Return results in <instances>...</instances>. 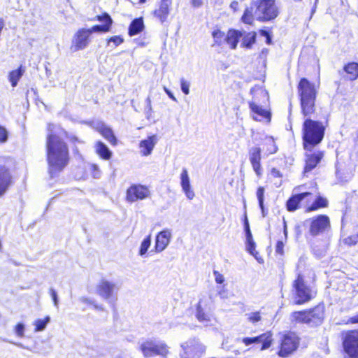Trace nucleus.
Returning a JSON list of instances; mask_svg holds the SVG:
<instances>
[{"mask_svg": "<svg viewBox=\"0 0 358 358\" xmlns=\"http://www.w3.org/2000/svg\"><path fill=\"white\" fill-rule=\"evenodd\" d=\"M92 305L94 306V308L96 310H103L102 306L96 304L94 301V304H92Z\"/></svg>", "mask_w": 358, "mask_h": 358, "instance_id": "0e129e2a", "label": "nucleus"}, {"mask_svg": "<svg viewBox=\"0 0 358 358\" xmlns=\"http://www.w3.org/2000/svg\"><path fill=\"white\" fill-rule=\"evenodd\" d=\"M255 18L256 19L255 13H253V8L251 7L245 10L241 20L245 24H252Z\"/></svg>", "mask_w": 358, "mask_h": 358, "instance_id": "4c0bfd02", "label": "nucleus"}, {"mask_svg": "<svg viewBox=\"0 0 358 358\" xmlns=\"http://www.w3.org/2000/svg\"><path fill=\"white\" fill-rule=\"evenodd\" d=\"M8 138V131L7 129L0 125V144H3L7 142Z\"/></svg>", "mask_w": 358, "mask_h": 358, "instance_id": "49530a36", "label": "nucleus"}, {"mask_svg": "<svg viewBox=\"0 0 358 358\" xmlns=\"http://www.w3.org/2000/svg\"><path fill=\"white\" fill-rule=\"evenodd\" d=\"M172 4V0H161L159 8L154 11V15L159 21L164 22L170 13V7Z\"/></svg>", "mask_w": 358, "mask_h": 358, "instance_id": "4be33fe9", "label": "nucleus"}, {"mask_svg": "<svg viewBox=\"0 0 358 358\" xmlns=\"http://www.w3.org/2000/svg\"><path fill=\"white\" fill-rule=\"evenodd\" d=\"M202 3V0H192V5L195 8L200 7Z\"/></svg>", "mask_w": 358, "mask_h": 358, "instance_id": "052dcab7", "label": "nucleus"}, {"mask_svg": "<svg viewBox=\"0 0 358 358\" xmlns=\"http://www.w3.org/2000/svg\"><path fill=\"white\" fill-rule=\"evenodd\" d=\"M196 317L197 320L203 323L210 321V315L206 311V304L200 300L196 306Z\"/></svg>", "mask_w": 358, "mask_h": 358, "instance_id": "c756f323", "label": "nucleus"}, {"mask_svg": "<svg viewBox=\"0 0 358 358\" xmlns=\"http://www.w3.org/2000/svg\"><path fill=\"white\" fill-rule=\"evenodd\" d=\"M219 295H220L221 297H222V298H223V297L224 296V291H222V290L220 291V292H219Z\"/></svg>", "mask_w": 358, "mask_h": 358, "instance_id": "338daca9", "label": "nucleus"}, {"mask_svg": "<svg viewBox=\"0 0 358 358\" xmlns=\"http://www.w3.org/2000/svg\"><path fill=\"white\" fill-rule=\"evenodd\" d=\"M213 275L217 284H222L225 280L224 275L217 271H213Z\"/></svg>", "mask_w": 358, "mask_h": 358, "instance_id": "3c124183", "label": "nucleus"}, {"mask_svg": "<svg viewBox=\"0 0 358 358\" xmlns=\"http://www.w3.org/2000/svg\"><path fill=\"white\" fill-rule=\"evenodd\" d=\"M328 206V201L326 198L318 196L314 202L307 208V212L315 211L321 208H325Z\"/></svg>", "mask_w": 358, "mask_h": 358, "instance_id": "473e14b6", "label": "nucleus"}, {"mask_svg": "<svg viewBox=\"0 0 358 358\" xmlns=\"http://www.w3.org/2000/svg\"><path fill=\"white\" fill-rule=\"evenodd\" d=\"M307 313L310 317L309 324H317L322 322L324 317L323 309L320 306L307 311Z\"/></svg>", "mask_w": 358, "mask_h": 358, "instance_id": "393cba45", "label": "nucleus"}, {"mask_svg": "<svg viewBox=\"0 0 358 358\" xmlns=\"http://www.w3.org/2000/svg\"><path fill=\"white\" fill-rule=\"evenodd\" d=\"M345 243L348 245H355L358 243V231L345 239Z\"/></svg>", "mask_w": 358, "mask_h": 358, "instance_id": "09e8293b", "label": "nucleus"}, {"mask_svg": "<svg viewBox=\"0 0 358 358\" xmlns=\"http://www.w3.org/2000/svg\"><path fill=\"white\" fill-rule=\"evenodd\" d=\"M97 19L105 24L103 25H95L92 27L90 29H87L90 35L94 32H108L110 29L112 19L108 14L105 13L103 15H99L97 16Z\"/></svg>", "mask_w": 358, "mask_h": 358, "instance_id": "b1692460", "label": "nucleus"}, {"mask_svg": "<svg viewBox=\"0 0 358 358\" xmlns=\"http://www.w3.org/2000/svg\"><path fill=\"white\" fill-rule=\"evenodd\" d=\"M238 7V3L236 1H234L230 4V8L236 11Z\"/></svg>", "mask_w": 358, "mask_h": 358, "instance_id": "680f3d73", "label": "nucleus"}, {"mask_svg": "<svg viewBox=\"0 0 358 358\" xmlns=\"http://www.w3.org/2000/svg\"><path fill=\"white\" fill-rule=\"evenodd\" d=\"M213 37L215 43L217 45H221L225 42L224 38L226 37V35L220 30L213 31Z\"/></svg>", "mask_w": 358, "mask_h": 358, "instance_id": "ea45409f", "label": "nucleus"}, {"mask_svg": "<svg viewBox=\"0 0 358 358\" xmlns=\"http://www.w3.org/2000/svg\"><path fill=\"white\" fill-rule=\"evenodd\" d=\"M243 41L241 43V46L247 48H250L252 45L255 43L256 40V33L255 32H249L244 33L243 34Z\"/></svg>", "mask_w": 358, "mask_h": 358, "instance_id": "f704fd0d", "label": "nucleus"}, {"mask_svg": "<svg viewBox=\"0 0 358 358\" xmlns=\"http://www.w3.org/2000/svg\"><path fill=\"white\" fill-rule=\"evenodd\" d=\"M50 317L49 316H46L44 319H38L34 321V325L35 326L34 331L36 332L37 331H43L47 324L50 322Z\"/></svg>", "mask_w": 358, "mask_h": 358, "instance_id": "58836bf2", "label": "nucleus"}, {"mask_svg": "<svg viewBox=\"0 0 358 358\" xmlns=\"http://www.w3.org/2000/svg\"><path fill=\"white\" fill-rule=\"evenodd\" d=\"M146 0H139L138 3H144L145 2Z\"/></svg>", "mask_w": 358, "mask_h": 358, "instance_id": "774afa93", "label": "nucleus"}, {"mask_svg": "<svg viewBox=\"0 0 358 358\" xmlns=\"http://www.w3.org/2000/svg\"><path fill=\"white\" fill-rule=\"evenodd\" d=\"M151 245V235L146 236L141 243L138 255L141 257H146L147 252Z\"/></svg>", "mask_w": 358, "mask_h": 358, "instance_id": "e433bc0d", "label": "nucleus"}, {"mask_svg": "<svg viewBox=\"0 0 358 358\" xmlns=\"http://www.w3.org/2000/svg\"><path fill=\"white\" fill-rule=\"evenodd\" d=\"M92 127L99 132L110 143L116 145L117 139L112 129L103 122L96 121L92 123Z\"/></svg>", "mask_w": 358, "mask_h": 358, "instance_id": "aec40b11", "label": "nucleus"}, {"mask_svg": "<svg viewBox=\"0 0 358 358\" xmlns=\"http://www.w3.org/2000/svg\"><path fill=\"white\" fill-rule=\"evenodd\" d=\"M306 117L302 127L304 149L311 151L313 147L319 144L323 139L325 127L322 122Z\"/></svg>", "mask_w": 358, "mask_h": 358, "instance_id": "20e7f679", "label": "nucleus"}, {"mask_svg": "<svg viewBox=\"0 0 358 358\" xmlns=\"http://www.w3.org/2000/svg\"><path fill=\"white\" fill-rule=\"evenodd\" d=\"M24 71V68L21 65L18 69L9 72L8 75V79L13 87H15L17 85L18 81L22 77Z\"/></svg>", "mask_w": 358, "mask_h": 358, "instance_id": "cd10ccee", "label": "nucleus"}, {"mask_svg": "<svg viewBox=\"0 0 358 358\" xmlns=\"http://www.w3.org/2000/svg\"><path fill=\"white\" fill-rule=\"evenodd\" d=\"M15 331L17 336L20 337L24 336V325L22 323H19L15 326Z\"/></svg>", "mask_w": 358, "mask_h": 358, "instance_id": "8fccbe9b", "label": "nucleus"}, {"mask_svg": "<svg viewBox=\"0 0 358 358\" xmlns=\"http://www.w3.org/2000/svg\"><path fill=\"white\" fill-rule=\"evenodd\" d=\"M65 132L58 126L50 124L46 141L49 173L53 177L68 164L69 150L63 141Z\"/></svg>", "mask_w": 358, "mask_h": 358, "instance_id": "f257e3e1", "label": "nucleus"}, {"mask_svg": "<svg viewBox=\"0 0 358 358\" xmlns=\"http://www.w3.org/2000/svg\"><path fill=\"white\" fill-rule=\"evenodd\" d=\"M50 293L52 298L55 306L58 307V299H57V292H55V290L54 289L51 288L50 289Z\"/></svg>", "mask_w": 358, "mask_h": 358, "instance_id": "5fc2aeb1", "label": "nucleus"}, {"mask_svg": "<svg viewBox=\"0 0 358 358\" xmlns=\"http://www.w3.org/2000/svg\"><path fill=\"white\" fill-rule=\"evenodd\" d=\"M79 301L83 303L88 305L94 304V300L86 296L80 297Z\"/></svg>", "mask_w": 358, "mask_h": 358, "instance_id": "4d7b16f0", "label": "nucleus"}, {"mask_svg": "<svg viewBox=\"0 0 358 358\" xmlns=\"http://www.w3.org/2000/svg\"><path fill=\"white\" fill-rule=\"evenodd\" d=\"M294 287L296 296V303H304L313 297L312 291L305 285L303 278L300 274L294 282Z\"/></svg>", "mask_w": 358, "mask_h": 358, "instance_id": "ddd939ff", "label": "nucleus"}, {"mask_svg": "<svg viewBox=\"0 0 358 358\" xmlns=\"http://www.w3.org/2000/svg\"><path fill=\"white\" fill-rule=\"evenodd\" d=\"M309 223V234L313 236L322 235L331 229L330 220L327 215H320L307 220Z\"/></svg>", "mask_w": 358, "mask_h": 358, "instance_id": "9d476101", "label": "nucleus"}, {"mask_svg": "<svg viewBox=\"0 0 358 358\" xmlns=\"http://www.w3.org/2000/svg\"><path fill=\"white\" fill-rule=\"evenodd\" d=\"M243 33L236 30H229L224 38L225 42L229 45L231 49H235Z\"/></svg>", "mask_w": 358, "mask_h": 358, "instance_id": "a878e982", "label": "nucleus"}, {"mask_svg": "<svg viewBox=\"0 0 358 358\" xmlns=\"http://www.w3.org/2000/svg\"><path fill=\"white\" fill-rule=\"evenodd\" d=\"M344 71L348 75V78L355 80L358 78V63L351 62L344 67Z\"/></svg>", "mask_w": 358, "mask_h": 358, "instance_id": "7c9ffc66", "label": "nucleus"}, {"mask_svg": "<svg viewBox=\"0 0 358 358\" xmlns=\"http://www.w3.org/2000/svg\"><path fill=\"white\" fill-rule=\"evenodd\" d=\"M89 170L94 178H99L101 175V171L99 167L95 164H90L89 165Z\"/></svg>", "mask_w": 358, "mask_h": 358, "instance_id": "37998d69", "label": "nucleus"}, {"mask_svg": "<svg viewBox=\"0 0 358 358\" xmlns=\"http://www.w3.org/2000/svg\"><path fill=\"white\" fill-rule=\"evenodd\" d=\"M264 145L266 146V149L264 151V155L268 156L274 154L277 152L278 148L275 145V141L271 136H266L264 141Z\"/></svg>", "mask_w": 358, "mask_h": 358, "instance_id": "2f4dec72", "label": "nucleus"}, {"mask_svg": "<svg viewBox=\"0 0 358 358\" xmlns=\"http://www.w3.org/2000/svg\"><path fill=\"white\" fill-rule=\"evenodd\" d=\"M189 86L190 84L188 81L185 80L184 78L180 79L181 90L186 95L189 93Z\"/></svg>", "mask_w": 358, "mask_h": 358, "instance_id": "de8ad7c7", "label": "nucleus"}, {"mask_svg": "<svg viewBox=\"0 0 358 358\" xmlns=\"http://www.w3.org/2000/svg\"><path fill=\"white\" fill-rule=\"evenodd\" d=\"M252 99L249 101L252 117L256 121L271 120V113L265 108L268 101V94L262 87L256 85L251 88Z\"/></svg>", "mask_w": 358, "mask_h": 358, "instance_id": "7ed1b4c3", "label": "nucleus"}, {"mask_svg": "<svg viewBox=\"0 0 358 358\" xmlns=\"http://www.w3.org/2000/svg\"><path fill=\"white\" fill-rule=\"evenodd\" d=\"M264 188L262 187H259L257 191V197L259 201V207L262 210V213L263 216H265V210L264 207Z\"/></svg>", "mask_w": 358, "mask_h": 358, "instance_id": "a19ab883", "label": "nucleus"}, {"mask_svg": "<svg viewBox=\"0 0 358 358\" xmlns=\"http://www.w3.org/2000/svg\"><path fill=\"white\" fill-rule=\"evenodd\" d=\"M324 157V152L320 150H316L313 152L306 155V166L304 168V174L308 173L315 169L317 165L320 163L322 157Z\"/></svg>", "mask_w": 358, "mask_h": 358, "instance_id": "6ab92c4d", "label": "nucleus"}, {"mask_svg": "<svg viewBox=\"0 0 358 358\" xmlns=\"http://www.w3.org/2000/svg\"><path fill=\"white\" fill-rule=\"evenodd\" d=\"M180 185L187 198L192 200L195 194L191 189L190 180L186 169H183L180 173Z\"/></svg>", "mask_w": 358, "mask_h": 358, "instance_id": "5701e85b", "label": "nucleus"}, {"mask_svg": "<svg viewBox=\"0 0 358 358\" xmlns=\"http://www.w3.org/2000/svg\"><path fill=\"white\" fill-rule=\"evenodd\" d=\"M307 311L294 312L291 315V320L301 323H308L309 317Z\"/></svg>", "mask_w": 358, "mask_h": 358, "instance_id": "c9c22d12", "label": "nucleus"}, {"mask_svg": "<svg viewBox=\"0 0 358 358\" xmlns=\"http://www.w3.org/2000/svg\"><path fill=\"white\" fill-rule=\"evenodd\" d=\"M94 149L96 153L103 159L108 160L111 158L112 152L101 141H97L95 143Z\"/></svg>", "mask_w": 358, "mask_h": 358, "instance_id": "bb28decb", "label": "nucleus"}, {"mask_svg": "<svg viewBox=\"0 0 358 358\" xmlns=\"http://www.w3.org/2000/svg\"><path fill=\"white\" fill-rule=\"evenodd\" d=\"M172 238V232L169 229H165L159 232L155 238L154 251L156 253L163 252L169 245Z\"/></svg>", "mask_w": 358, "mask_h": 358, "instance_id": "f3484780", "label": "nucleus"}, {"mask_svg": "<svg viewBox=\"0 0 358 358\" xmlns=\"http://www.w3.org/2000/svg\"><path fill=\"white\" fill-rule=\"evenodd\" d=\"M309 192H303L301 194H299L291 197L287 202V208L289 211L295 210L299 203L301 200L306 198L307 196L310 195Z\"/></svg>", "mask_w": 358, "mask_h": 358, "instance_id": "c85d7f7f", "label": "nucleus"}, {"mask_svg": "<svg viewBox=\"0 0 358 358\" xmlns=\"http://www.w3.org/2000/svg\"><path fill=\"white\" fill-rule=\"evenodd\" d=\"M284 234L285 236V238H287V226L285 222H284Z\"/></svg>", "mask_w": 358, "mask_h": 358, "instance_id": "69168bd1", "label": "nucleus"}, {"mask_svg": "<svg viewBox=\"0 0 358 358\" xmlns=\"http://www.w3.org/2000/svg\"><path fill=\"white\" fill-rule=\"evenodd\" d=\"M164 90L165 92L167 94V95L169 96V98H171L174 101H177V99L173 95V94L167 87H164Z\"/></svg>", "mask_w": 358, "mask_h": 358, "instance_id": "13d9d810", "label": "nucleus"}, {"mask_svg": "<svg viewBox=\"0 0 358 358\" xmlns=\"http://www.w3.org/2000/svg\"><path fill=\"white\" fill-rule=\"evenodd\" d=\"M243 343L245 345H249L252 343H262L260 350H265L268 348L271 344V334L267 332L254 338H244Z\"/></svg>", "mask_w": 358, "mask_h": 358, "instance_id": "412c9836", "label": "nucleus"}, {"mask_svg": "<svg viewBox=\"0 0 358 358\" xmlns=\"http://www.w3.org/2000/svg\"><path fill=\"white\" fill-rule=\"evenodd\" d=\"M139 348L145 357L156 355L166 357L169 352V347L164 342L151 338L143 341Z\"/></svg>", "mask_w": 358, "mask_h": 358, "instance_id": "0eeeda50", "label": "nucleus"}, {"mask_svg": "<svg viewBox=\"0 0 358 358\" xmlns=\"http://www.w3.org/2000/svg\"><path fill=\"white\" fill-rule=\"evenodd\" d=\"M123 42V38L119 36H115L108 40V45L115 48Z\"/></svg>", "mask_w": 358, "mask_h": 358, "instance_id": "a18cd8bd", "label": "nucleus"}, {"mask_svg": "<svg viewBox=\"0 0 358 358\" xmlns=\"http://www.w3.org/2000/svg\"><path fill=\"white\" fill-rule=\"evenodd\" d=\"M244 229H245V236H248L250 238V236H252V233L250 229L249 222H248L246 215H245V218H244Z\"/></svg>", "mask_w": 358, "mask_h": 358, "instance_id": "864d4df0", "label": "nucleus"}, {"mask_svg": "<svg viewBox=\"0 0 358 358\" xmlns=\"http://www.w3.org/2000/svg\"><path fill=\"white\" fill-rule=\"evenodd\" d=\"M143 27V22L141 19H136L132 21L129 28L130 36H134L139 34Z\"/></svg>", "mask_w": 358, "mask_h": 358, "instance_id": "72a5a7b5", "label": "nucleus"}, {"mask_svg": "<svg viewBox=\"0 0 358 358\" xmlns=\"http://www.w3.org/2000/svg\"><path fill=\"white\" fill-rule=\"evenodd\" d=\"M284 243L282 241H278L275 245V252L278 255H282L284 253Z\"/></svg>", "mask_w": 358, "mask_h": 358, "instance_id": "603ef678", "label": "nucleus"}, {"mask_svg": "<svg viewBox=\"0 0 358 358\" xmlns=\"http://www.w3.org/2000/svg\"><path fill=\"white\" fill-rule=\"evenodd\" d=\"M275 0H252V4L255 7L256 20L266 22L275 19L278 15Z\"/></svg>", "mask_w": 358, "mask_h": 358, "instance_id": "423d86ee", "label": "nucleus"}, {"mask_svg": "<svg viewBox=\"0 0 358 358\" xmlns=\"http://www.w3.org/2000/svg\"><path fill=\"white\" fill-rule=\"evenodd\" d=\"M347 323H350V324H356V323H358V314H357V315H355V316H353V317H350V318L348 320Z\"/></svg>", "mask_w": 358, "mask_h": 358, "instance_id": "bf43d9fd", "label": "nucleus"}, {"mask_svg": "<svg viewBox=\"0 0 358 358\" xmlns=\"http://www.w3.org/2000/svg\"><path fill=\"white\" fill-rule=\"evenodd\" d=\"M14 166L13 159L0 156V197L14 184Z\"/></svg>", "mask_w": 358, "mask_h": 358, "instance_id": "39448f33", "label": "nucleus"}, {"mask_svg": "<svg viewBox=\"0 0 358 358\" xmlns=\"http://www.w3.org/2000/svg\"><path fill=\"white\" fill-rule=\"evenodd\" d=\"M301 113L304 117L311 116L316 110L315 101L317 89L306 78H301L297 86Z\"/></svg>", "mask_w": 358, "mask_h": 358, "instance_id": "f03ea898", "label": "nucleus"}, {"mask_svg": "<svg viewBox=\"0 0 358 358\" xmlns=\"http://www.w3.org/2000/svg\"><path fill=\"white\" fill-rule=\"evenodd\" d=\"M271 173L274 177H280L281 176L280 171L275 168L272 169Z\"/></svg>", "mask_w": 358, "mask_h": 358, "instance_id": "e2e57ef3", "label": "nucleus"}, {"mask_svg": "<svg viewBox=\"0 0 358 358\" xmlns=\"http://www.w3.org/2000/svg\"><path fill=\"white\" fill-rule=\"evenodd\" d=\"M119 289L120 287L116 282L106 278L101 279L96 286V294L103 299L109 301L116 299Z\"/></svg>", "mask_w": 358, "mask_h": 358, "instance_id": "1a4fd4ad", "label": "nucleus"}, {"mask_svg": "<svg viewBox=\"0 0 358 358\" xmlns=\"http://www.w3.org/2000/svg\"><path fill=\"white\" fill-rule=\"evenodd\" d=\"M246 250L250 254L256 257L257 252L255 251V243L252 239V236H250V238L246 236Z\"/></svg>", "mask_w": 358, "mask_h": 358, "instance_id": "79ce46f5", "label": "nucleus"}, {"mask_svg": "<svg viewBox=\"0 0 358 358\" xmlns=\"http://www.w3.org/2000/svg\"><path fill=\"white\" fill-rule=\"evenodd\" d=\"M158 142L156 135H152L143 139L139 143V152L143 157L150 156Z\"/></svg>", "mask_w": 358, "mask_h": 358, "instance_id": "a211bd4d", "label": "nucleus"}, {"mask_svg": "<svg viewBox=\"0 0 358 358\" xmlns=\"http://www.w3.org/2000/svg\"><path fill=\"white\" fill-rule=\"evenodd\" d=\"M345 358H358V331H350L345 334L343 341Z\"/></svg>", "mask_w": 358, "mask_h": 358, "instance_id": "9b49d317", "label": "nucleus"}, {"mask_svg": "<svg viewBox=\"0 0 358 358\" xmlns=\"http://www.w3.org/2000/svg\"><path fill=\"white\" fill-rule=\"evenodd\" d=\"M299 343L298 336L294 333L283 335L281 339L280 348L278 355L280 357H287L294 352Z\"/></svg>", "mask_w": 358, "mask_h": 358, "instance_id": "f8f14e48", "label": "nucleus"}, {"mask_svg": "<svg viewBox=\"0 0 358 358\" xmlns=\"http://www.w3.org/2000/svg\"><path fill=\"white\" fill-rule=\"evenodd\" d=\"M90 43V34L87 29H80L71 40V51L76 52L85 49Z\"/></svg>", "mask_w": 358, "mask_h": 358, "instance_id": "4468645a", "label": "nucleus"}, {"mask_svg": "<svg viewBox=\"0 0 358 358\" xmlns=\"http://www.w3.org/2000/svg\"><path fill=\"white\" fill-rule=\"evenodd\" d=\"M150 194V190L147 187L142 185H133L127 190L126 199L129 202H134L145 199L149 197Z\"/></svg>", "mask_w": 358, "mask_h": 358, "instance_id": "2eb2a0df", "label": "nucleus"}, {"mask_svg": "<svg viewBox=\"0 0 358 358\" xmlns=\"http://www.w3.org/2000/svg\"><path fill=\"white\" fill-rule=\"evenodd\" d=\"M180 358H201L206 351V347L196 339H189L181 344Z\"/></svg>", "mask_w": 358, "mask_h": 358, "instance_id": "6e6552de", "label": "nucleus"}, {"mask_svg": "<svg viewBox=\"0 0 358 358\" xmlns=\"http://www.w3.org/2000/svg\"><path fill=\"white\" fill-rule=\"evenodd\" d=\"M145 103H146V106H145V111L146 113L148 114V113H152V105H151V99L150 98V96H148L146 100H145Z\"/></svg>", "mask_w": 358, "mask_h": 358, "instance_id": "6e6d98bb", "label": "nucleus"}, {"mask_svg": "<svg viewBox=\"0 0 358 358\" xmlns=\"http://www.w3.org/2000/svg\"><path fill=\"white\" fill-rule=\"evenodd\" d=\"M247 319L252 324H255L261 320L262 317L259 312H252L246 315Z\"/></svg>", "mask_w": 358, "mask_h": 358, "instance_id": "c03bdc74", "label": "nucleus"}, {"mask_svg": "<svg viewBox=\"0 0 358 358\" xmlns=\"http://www.w3.org/2000/svg\"><path fill=\"white\" fill-rule=\"evenodd\" d=\"M248 159L252 167L257 176L262 174V167L261 165L262 150L258 145L252 146L248 150Z\"/></svg>", "mask_w": 358, "mask_h": 358, "instance_id": "dca6fc26", "label": "nucleus"}]
</instances>
